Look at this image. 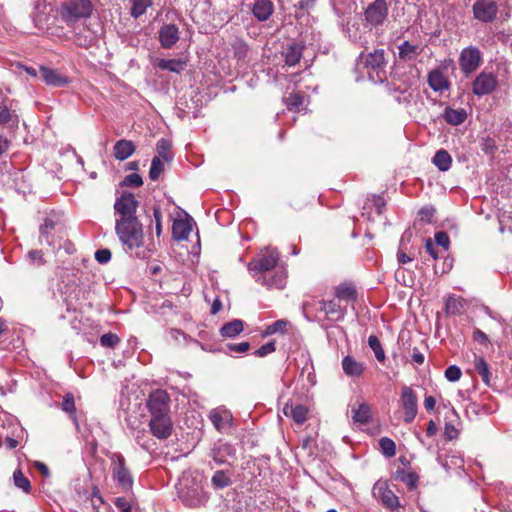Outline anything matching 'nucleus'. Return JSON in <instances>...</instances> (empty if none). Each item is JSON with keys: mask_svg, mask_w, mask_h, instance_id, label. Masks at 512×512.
<instances>
[{"mask_svg": "<svg viewBox=\"0 0 512 512\" xmlns=\"http://www.w3.org/2000/svg\"><path fill=\"white\" fill-rule=\"evenodd\" d=\"M248 271L254 280L266 287L283 289L286 284L287 270L280 263V254L276 249L261 251L248 264Z\"/></svg>", "mask_w": 512, "mask_h": 512, "instance_id": "f257e3e1", "label": "nucleus"}, {"mask_svg": "<svg viewBox=\"0 0 512 512\" xmlns=\"http://www.w3.org/2000/svg\"><path fill=\"white\" fill-rule=\"evenodd\" d=\"M200 473L184 472L178 483V494L185 505L197 507L207 500Z\"/></svg>", "mask_w": 512, "mask_h": 512, "instance_id": "f03ea898", "label": "nucleus"}, {"mask_svg": "<svg viewBox=\"0 0 512 512\" xmlns=\"http://www.w3.org/2000/svg\"><path fill=\"white\" fill-rule=\"evenodd\" d=\"M115 233L126 250H139L144 245L143 225L138 219L115 222Z\"/></svg>", "mask_w": 512, "mask_h": 512, "instance_id": "7ed1b4c3", "label": "nucleus"}, {"mask_svg": "<svg viewBox=\"0 0 512 512\" xmlns=\"http://www.w3.org/2000/svg\"><path fill=\"white\" fill-rule=\"evenodd\" d=\"M93 10L90 0H63L57 8L60 19L68 26L89 18Z\"/></svg>", "mask_w": 512, "mask_h": 512, "instance_id": "20e7f679", "label": "nucleus"}, {"mask_svg": "<svg viewBox=\"0 0 512 512\" xmlns=\"http://www.w3.org/2000/svg\"><path fill=\"white\" fill-rule=\"evenodd\" d=\"M112 478L124 490L129 491L133 486V477L121 454H113L111 457Z\"/></svg>", "mask_w": 512, "mask_h": 512, "instance_id": "39448f33", "label": "nucleus"}, {"mask_svg": "<svg viewBox=\"0 0 512 512\" xmlns=\"http://www.w3.org/2000/svg\"><path fill=\"white\" fill-rule=\"evenodd\" d=\"M138 201L132 193H125L116 199L114 210L116 215L115 222L128 221L138 219L136 211Z\"/></svg>", "mask_w": 512, "mask_h": 512, "instance_id": "423d86ee", "label": "nucleus"}, {"mask_svg": "<svg viewBox=\"0 0 512 512\" xmlns=\"http://www.w3.org/2000/svg\"><path fill=\"white\" fill-rule=\"evenodd\" d=\"M208 456L217 465L230 464L236 458V449L233 445L219 440L213 444Z\"/></svg>", "mask_w": 512, "mask_h": 512, "instance_id": "0eeeda50", "label": "nucleus"}, {"mask_svg": "<svg viewBox=\"0 0 512 512\" xmlns=\"http://www.w3.org/2000/svg\"><path fill=\"white\" fill-rule=\"evenodd\" d=\"M481 64V52L476 47H468L462 50L459 57V66L466 75L473 73Z\"/></svg>", "mask_w": 512, "mask_h": 512, "instance_id": "6e6552de", "label": "nucleus"}, {"mask_svg": "<svg viewBox=\"0 0 512 512\" xmlns=\"http://www.w3.org/2000/svg\"><path fill=\"white\" fill-rule=\"evenodd\" d=\"M170 397L164 390L158 389L152 392L148 399V408L151 416L169 414Z\"/></svg>", "mask_w": 512, "mask_h": 512, "instance_id": "1a4fd4ad", "label": "nucleus"}, {"mask_svg": "<svg viewBox=\"0 0 512 512\" xmlns=\"http://www.w3.org/2000/svg\"><path fill=\"white\" fill-rule=\"evenodd\" d=\"M149 427L151 433L158 439H167L171 433L173 424L169 414L151 416Z\"/></svg>", "mask_w": 512, "mask_h": 512, "instance_id": "9d476101", "label": "nucleus"}, {"mask_svg": "<svg viewBox=\"0 0 512 512\" xmlns=\"http://www.w3.org/2000/svg\"><path fill=\"white\" fill-rule=\"evenodd\" d=\"M388 15V7L384 0H375L365 11L366 21L373 25H381Z\"/></svg>", "mask_w": 512, "mask_h": 512, "instance_id": "9b49d317", "label": "nucleus"}, {"mask_svg": "<svg viewBox=\"0 0 512 512\" xmlns=\"http://www.w3.org/2000/svg\"><path fill=\"white\" fill-rule=\"evenodd\" d=\"M497 11L498 7L493 0H477L473 5L474 18L481 22H491Z\"/></svg>", "mask_w": 512, "mask_h": 512, "instance_id": "f8f14e48", "label": "nucleus"}, {"mask_svg": "<svg viewBox=\"0 0 512 512\" xmlns=\"http://www.w3.org/2000/svg\"><path fill=\"white\" fill-rule=\"evenodd\" d=\"M401 405L404 410V421L411 423L418 411L417 397L410 387H404L401 395Z\"/></svg>", "mask_w": 512, "mask_h": 512, "instance_id": "ddd939ff", "label": "nucleus"}, {"mask_svg": "<svg viewBox=\"0 0 512 512\" xmlns=\"http://www.w3.org/2000/svg\"><path fill=\"white\" fill-rule=\"evenodd\" d=\"M497 81L493 74L482 72L473 81L472 90L477 96L491 93L496 87Z\"/></svg>", "mask_w": 512, "mask_h": 512, "instance_id": "4468645a", "label": "nucleus"}, {"mask_svg": "<svg viewBox=\"0 0 512 512\" xmlns=\"http://www.w3.org/2000/svg\"><path fill=\"white\" fill-rule=\"evenodd\" d=\"M39 73L43 82L48 86L65 87L70 83V79L56 69L40 66Z\"/></svg>", "mask_w": 512, "mask_h": 512, "instance_id": "2eb2a0df", "label": "nucleus"}, {"mask_svg": "<svg viewBox=\"0 0 512 512\" xmlns=\"http://www.w3.org/2000/svg\"><path fill=\"white\" fill-rule=\"evenodd\" d=\"M158 34L160 44L165 49L171 48L179 40V30L175 24L163 25Z\"/></svg>", "mask_w": 512, "mask_h": 512, "instance_id": "dca6fc26", "label": "nucleus"}, {"mask_svg": "<svg viewBox=\"0 0 512 512\" xmlns=\"http://www.w3.org/2000/svg\"><path fill=\"white\" fill-rule=\"evenodd\" d=\"M374 495H378L381 499L382 504L390 509L395 510L400 507L398 497L384 485L376 484L373 488Z\"/></svg>", "mask_w": 512, "mask_h": 512, "instance_id": "f3484780", "label": "nucleus"}, {"mask_svg": "<svg viewBox=\"0 0 512 512\" xmlns=\"http://www.w3.org/2000/svg\"><path fill=\"white\" fill-rule=\"evenodd\" d=\"M320 309L326 314L330 320H340L344 318L345 308L341 307L335 300H321L319 302Z\"/></svg>", "mask_w": 512, "mask_h": 512, "instance_id": "a211bd4d", "label": "nucleus"}, {"mask_svg": "<svg viewBox=\"0 0 512 512\" xmlns=\"http://www.w3.org/2000/svg\"><path fill=\"white\" fill-rule=\"evenodd\" d=\"M359 59L366 67L379 69L385 64V53L382 49L374 50L367 55L361 53Z\"/></svg>", "mask_w": 512, "mask_h": 512, "instance_id": "6ab92c4d", "label": "nucleus"}, {"mask_svg": "<svg viewBox=\"0 0 512 512\" xmlns=\"http://www.w3.org/2000/svg\"><path fill=\"white\" fill-rule=\"evenodd\" d=\"M428 84L432 90L435 92H443L448 90L449 81L445 77L442 71L439 69H434L428 74Z\"/></svg>", "mask_w": 512, "mask_h": 512, "instance_id": "aec40b11", "label": "nucleus"}, {"mask_svg": "<svg viewBox=\"0 0 512 512\" xmlns=\"http://www.w3.org/2000/svg\"><path fill=\"white\" fill-rule=\"evenodd\" d=\"M135 145L132 141L121 139L117 141L113 147V155L119 160L123 161L129 158L135 152Z\"/></svg>", "mask_w": 512, "mask_h": 512, "instance_id": "412c9836", "label": "nucleus"}, {"mask_svg": "<svg viewBox=\"0 0 512 512\" xmlns=\"http://www.w3.org/2000/svg\"><path fill=\"white\" fill-rule=\"evenodd\" d=\"M209 418L214 425V427L219 431L222 432L226 430L230 426L231 422V415L226 410H212L209 414Z\"/></svg>", "mask_w": 512, "mask_h": 512, "instance_id": "4be33fe9", "label": "nucleus"}, {"mask_svg": "<svg viewBox=\"0 0 512 512\" xmlns=\"http://www.w3.org/2000/svg\"><path fill=\"white\" fill-rule=\"evenodd\" d=\"M192 231L191 221L188 219H177L172 226L173 238L177 241L187 240Z\"/></svg>", "mask_w": 512, "mask_h": 512, "instance_id": "5701e85b", "label": "nucleus"}, {"mask_svg": "<svg viewBox=\"0 0 512 512\" xmlns=\"http://www.w3.org/2000/svg\"><path fill=\"white\" fill-rule=\"evenodd\" d=\"M351 412L354 423L359 425L368 424L372 417L371 408L367 403H360L357 407L353 406Z\"/></svg>", "mask_w": 512, "mask_h": 512, "instance_id": "b1692460", "label": "nucleus"}, {"mask_svg": "<svg viewBox=\"0 0 512 512\" xmlns=\"http://www.w3.org/2000/svg\"><path fill=\"white\" fill-rule=\"evenodd\" d=\"M335 296L339 301L353 302L357 299V290L352 283H342L335 287Z\"/></svg>", "mask_w": 512, "mask_h": 512, "instance_id": "393cba45", "label": "nucleus"}, {"mask_svg": "<svg viewBox=\"0 0 512 512\" xmlns=\"http://www.w3.org/2000/svg\"><path fill=\"white\" fill-rule=\"evenodd\" d=\"M252 12L259 21H266L273 13V4L269 0H257Z\"/></svg>", "mask_w": 512, "mask_h": 512, "instance_id": "a878e982", "label": "nucleus"}, {"mask_svg": "<svg viewBox=\"0 0 512 512\" xmlns=\"http://www.w3.org/2000/svg\"><path fill=\"white\" fill-rule=\"evenodd\" d=\"M307 412V408L303 405L293 406L286 404L283 407V414L287 417H291L299 425L306 421Z\"/></svg>", "mask_w": 512, "mask_h": 512, "instance_id": "bb28decb", "label": "nucleus"}, {"mask_svg": "<svg viewBox=\"0 0 512 512\" xmlns=\"http://www.w3.org/2000/svg\"><path fill=\"white\" fill-rule=\"evenodd\" d=\"M344 373L349 377H360L364 371L363 364L356 361L351 356H346L342 360Z\"/></svg>", "mask_w": 512, "mask_h": 512, "instance_id": "cd10ccee", "label": "nucleus"}, {"mask_svg": "<svg viewBox=\"0 0 512 512\" xmlns=\"http://www.w3.org/2000/svg\"><path fill=\"white\" fill-rule=\"evenodd\" d=\"M398 49L399 57L405 61L414 60L422 52V48L419 45L411 44L408 41H404Z\"/></svg>", "mask_w": 512, "mask_h": 512, "instance_id": "c85d7f7f", "label": "nucleus"}, {"mask_svg": "<svg viewBox=\"0 0 512 512\" xmlns=\"http://www.w3.org/2000/svg\"><path fill=\"white\" fill-rule=\"evenodd\" d=\"M443 116L447 123L451 125H460L466 120L467 113L464 109H453L448 107L445 109Z\"/></svg>", "mask_w": 512, "mask_h": 512, "instance_id": "c756f323", "label": "nucleus"}, {"mask_svg": "<svg viewBox=\"0 0 512 512\" xmlns=\"http://www.w3.org/2000/svg\"><path fill=\"white\" fill-rule=\"evenodd\" d=\"M244 325L241 320H233L222 326L221 335L228 338H233L243 331Z\"/></svg>", "mask_w": 512, "mask_h": 512, "instance_id": "7c9ffc66", "label": "nucleus"}, {"mask_svg": "<svg viewBox=\"0 0 512 512\" xmlns=\"http://www.w3.org/2000/svg\"><path fill=\"white\" fill-rule=\"evenodd\" d=\"M474 368L486 385H490V371L487 362L483 357H474Z\"/></svg>", "mask_w": 512, "mask_h": 512, "instance_id": "2f4dec72", "label": "nucleus"}, {"mask_svg": "<svg viewBox=\"0 0 512 512\" xmlns=\"http://www.w3.org/2000/svg\"><path fill=\"white\" fill-rule=\"evenodd\" d=\"M158 67L162 70L181 73L185 69L186 63L180 59H161L158 62Z\"/></svg>", "mask_w": 512, "mask_h": 512, "instance_id": "473e14b6", "label": "nucleus"}, {"mask_svg": "<svg viewBox=\"0 0 512 512\" xmlns=\"http://www.w3.org/2000/svg\"><path fill=\"white\" fill-rule=\"evenodd\" d=\"M451 162H452L451 156L445 150L437 151L435 156L433 157V163L441 171L449 170V168L451 166Z\"/></svg>", "mask_w": 512, "mask_h": 512, "instance_id": "72a5a7b5", "label": "nucleus"}, {"mask_svg": "<svg viewBox=\"0 0 512 512\" xmlns=\"http://www.w3.org/2000/svg\"><path fill=\"white\" fill-rule=\"evenodd\" d=\"M153 4V0H132L131 7V16L134 18H139L142 16L147 8L151 7Z\"/></svg>", "mask_w": 512, "mask_h": 512, "instance_id": "f704fd0d", "label": "nucleus"}, {"mask_svg": "<svg viewBox=\"0 0 512 512\" xmlns=\"http://www.w3.org/2000/svg\"><path fill=\"white\" fill-rule=\"evenodd\" d=\"M301 48L296 45H290L285 52V62L289 66L296 65L301 58Z\"/></svg>", "mask_w": 512, "mask_h": 512, "instance_id": "c9c22d12", "label": "nucleus"}, {"mask_svg": "<svg viewBox=\"0 0 512 512\" xmlns=\"http://www.w3.org/2000/svg\"><path fill=\"white\" fill-rule=\"evenodd\" d=\"M445 306L447 313L453 315L460 314L463 309L462 299L456 296H449L446 299Z\"/></svg>", "mask_w": 512, "mask_h": 512, "instance_id": "e433bc0d", "label": "nucleus"}, {"mask_svg": "<svg viewBox=\"0 0 512 512\" xmlns=\"http://www.w3.org/2000/svg\"><path fill=\"white\" fill-rule=\"evenodd\" d=\"M163 161L164 160L161 157H157V156H155L152 159V163H151V167H150V171H149V178L152 181L158 180V178L160 177L161 173L163 172V170H164V163H163Z\"/></svg>", "mask_w": 512, "mask_h": 512, "instance_id": "4c0bfd02", "label": "nucleus"}, {"mask_svg": "<svg viewBox=\"0 0 512 512\" xmlns=\"http://www.w3.org/2000/svg\"><path fill=\"white\" fill-rule=\"evenodd\" d=\"M17 115L11 112L6 103L0 105V124L9 125L17 123Z\"/></svg>", "mask_w": 512, "mask_h": 512, "instance_id": "58836bf2", "label": "nucleus"}, {"mask_svg": "<svg viewBox=\"0 0 512 512\" xmlns=\"http://www.w3.org/2000/svg\"><path fill=\"white\" fill-rule=\"evenodd\" d=\"M368 344L369 347L373 350L376 359L380 362H383L385 360V353L379 339L375 335H370L368 338Z\"/></svg>", "mask_w": 512, "mask_h": 512, "instance_id": "ea45409f", "label": "nucleus"}, {"mask_svg": "<svg viewBox=\"0 0 512 512\" xmlns=\"http://www.w3.org/2000/svg\"><path fill=\"white\" fill-rule=\"evenodd\" d=\"M303 103H304V96L301 95L300 93H290L285 98V104L287 105L288 109H290V110H292V109L300 110Z\"/></svg>", "mask_w": 512, "mask_h": 512, "instance_id": "a19ab883", "label": "nucleus"}, {"mask_svg": "<svg viewBox=\"0 0 512 512\" xmlns=\"http://www.w3.org/2000/svg\"><path fill=\"white\" fill-rule=\"evenodd\" d=\"M382 453L387 457H392L396 453V446L393 440L388 437H382L379 440Z\"/></svg>", "mask_w": 512, "mask_h": 512, "instance_id": "79ce46f5", "label": "nucleus"}, {"mask_svg": "<svg viewBox=\"0 0 512 512\" xmlns=\"http://www.w3.org/2000/svg\"><path fill=\"white\" fill-rule=\"evenodd\" d=\"M13 479L15 485L22 489L25 492H29L31 485L30 481L23 475V473L20 470H16L13 474Z\"/></svg>", "mask_w": 512, "mask_h": 512, "instance_id": "37998d69", "label": "nucleus"}, {"mask_svg": "<svg viewBox=\"0 0 512 512\" xmlns=\"http://www.w3.org/2000/svg\"><path fill=\"white\" fill-rule=\"evenodd\" d=\"M212 483L217 488H225L230 485V479L224 471H217L212 476Z\"/></svg>", "mask_w": 512, "mask_h": 512, "instance_id": "c03bdc74", "label": "nucleus"}, {"mask_svg": "<svg viewBox=\"0 0 512 512\" xmlns=\"http://www.w3.org/2000/svg\"><path fill=\"white\" fill-rule=\"evenodd\" d=\"M55 227L54 221L46 219L45 222L40 226V236L44 239L48 245H52V241L49 238V232Z\"/></svg>", "mask_w": 512, "mask_h": 512, "instance_id": "a18cd8bd", "label": "nucleus"}, {"mask_svg": "<svg viewBox=\"0 0 512 512\" xmlns=\"http://www.w3.org/2000/svg\"><path fill=\"white\" fill-rule=\"evenodd\" d=\"M287 324L288 322L286 320H277L266 328L265 334L271 335L277 332L284 333L286 331Z\"/></svg>", "mask_w": 512, "mask_h": 512, "instance_id": "49530a36", "label": "nucleus"}, {"mask_svg": "<svg viewBox=\"0 0 512 512\" xmlns=\"http://www.w3.org/2000/svg\"><path fill=\"white\" fill-rule=\"evenodd\" d=\"M119 341V337L113 333H107L100 337V344L104 347L113 348Z\"/></svg>", "mask_w": 512, "mask_h": 512, "instance_id": "de8ad7c7", "label": "nucleus"}, {"mask_svg": "<svg viewBox=\"0 0 512 512\" xmlns=\"http://www.w3.org/2000/svg\"><path fill=\"white\" fill-rule=\"evenodd\" d=\"M142 184H143L142 177L137 173H132V174L127 175L122 182V185H124V186H133V187H140Z\"/></svg>", "mask_w": 512, "mask_h": 512, "instance_id": "09e8293b", "label": "nucleus"}, {"mask_svg": "<svg viewBox=\"0 0 512 512\" xmlns=\"http://www.w3.org/2000/svg\"><path fill=\"white\" fill-rule=\"evenodd\" d=\"M169 148H170V144L167 140H165V139L159 140L157 143V152H158L157 157H161L165 161L169 160V155H168Z\"/></svg>", "mask_w": 512, "mask_h": 512, "instance_id": "8fccbe9b", "label": "nucleus"}, {"mask_svg": "<svg viewBox=\"0 0 512 512\" xmlns=\"http://www.w3.org/2000/svg\"><path fill=\"white\" fill-rule=\"evenodd\" d=\"M461 375H462L461 370L456 365L449 366L445 371V377L447 378V380H449L451 382L458 381L460 379Z\"/></svg>", "mask_w": 512, "mask_h": 512, "instance_id": "3c124183", "label": "nucleus"}, {"mask_svg": "<svg viewBox=\"0 0 512 512\" xmlns=\"http://www.w3.org/2000/svg\"><path fill=\"white\" fill-rule=\"evenodd\" d=\"M435 214V209L431 206H425L422 209H420L418 215L419 219L422 222L430 223L433 216Z\"/></svg>", "mask_w": 512, "mask_h": 512, "instance_id": "603ef678", "label": "nucleus"}, {"mask_svg": "<svg viewBox=\"0 0 512 512\" xmlns=\"http://www.w3.org/2000/svg\"><path fill=\"white\" fill-rule=\"evenodd\" d=\"M276 350L275 342L271 341L269 343H266L262 345L260 348H258L254 354L257 357H265L266 355L273 353Z\"/></svg>", "mask_w": 512, "mask_h": 512, "instance_id": "864d4df0", "label": "nucleus"}, {"mask_svg": "<svg viewBox=\"0 0 512 512\" xmlns=\"http://www.w3.org/2000/svg\"><path fill=\"white\" fill-rule=\"evenodd\" d=\"M62 409L63 411L67 413H74L75 412V403H74V397L72 394H66L63 402H62Z\"/></svg>", "mask_w": 512, "mask_h": 512, "instance_id": "5fc2aeb1", "label": "nucleus"}, {"mask_svg": "<svg viewBox=\"0 0 512 512\" xmlns=\"http://www.w3.org/2000/svg\"><path fill=\"white\" fill-rule=\"evenodd\" d=\"M226 347L230 352L245 353L249 350L250 344L248 342H241L237 344H227Z\"/></svg>", "mask_w": 512, "mask_h": 512, "instance_id": "6e6d98bb", "label": "nucleus"}, {"mask_svg": "<svg viewBox=\"0 0 512 512\" xmlns=\"http://www.w3.org/2000/svg\"><path fill=\"white\" fill-rule=\"evenodd\" d=\"M95 259L99 263H107L111 259V251L109 249H100L95 252Z\"/></svg>", "mask_w": 512, "mask_h": 512, "instance_id": "4d7b16f0", "label": "nucleus"}, {"mask_svg": "<svg viewBox=\"0 0 512 512\" xmlns=\"http://www.w3.org/2000/svg\"><path fill=\"white\" fill-rule=\"evenodd\" d=\"M435 241L437 245L443 247L445 250L449 248V237L445 232H437L435 234Z\"/></svg>", "mask_w": 512, "mask_h": 512, "instance_id": "13d9d810", "label": "nucleus"}, {"mask_svg": "<svg viewBox=\"0 0 512 512\" xmlns=\"http://www.w3.org/2000/svg\"><path fill=\"white\" fill-rule=\"evenodd\" d=\"M115 506L120 512H131L132 510L130 502L124 497H118L115 500Z\"/></svg>", "mask_w": 512, "mask_h": 512, "instance_id": "bf43d9fd", "label": "nucleus"}, {"mask_svg": "<svg viewBox=\"0 0 512 512\" xmlns=\"http://www.w3.org/2000/svg\"><path fill=\"white\" fill-rule=\"evenodd\" d=\"M153 215H154V219H155V232H156L157 237H159L162 233V224H161L162 214L158 208H155L153 211Z\"/></svg>", "mask_w": 512, "mask_h": 512, "instance_id": "052dcab7", "label": "nucleus"}, {"mask_svg": "<svg viewBox=\"0 0 512 512\" xmlns=\"http://www.w3.org/2000/svg\"><path fill=\"white\" fill-rule=\"evenodd\" d=\"M444 435L446 439L452 440L457 437L458 431L452 423H446L444 427Z\"/></svg>", "mask_w": 512, "mask_h": 512, "instance_id": "680f3d73", "label": "nucleus"}, {"mask_svg": "<svg viewBox=\"0 0 512 512\" xmlns=\"http://www.w3.org/2000/svg\"><path fill=\"white\" fill-rule=\"evenodd\" d=\"M473 339L481 345H486L489 342L488 336L479 329L473 332Z\"/></svg>", "mask_w": 512, "mask_h": 512, "instance_id": "e2e57ef3", "label": "nucleus"}, {"mask_svg": "<svg viewBox=\"0 0 512 512\" xmlns=\"http://www.w3.org/2000/svg\"><path fill=\"white\" fill-rule=\"evenodd\" d=\"M509 219H510L509 215L503 214V215L499 216V232L500 233L503 234L506 229L508 231H511V227L506 225V223L509 221Z\"/></svg>", "mask_w": 512, "mask_h": 512, "instance_id": "0e129e2a", "label": "nucleus"}, {"mask_svg": "<svg viewBox=\"0 0 512 512\" xmlns=\"http://www.w3.org/2000/svg\"><path fill=\"white\" fill-rule=\"evenodd\" d=\"M15 67L17 69H19V70L25 71L31 77H37L38 76V71L34 67L26 66V65L21 64V63H17L15 65Z\"/></svg>", "mask_w": 512, "mask_h": 512, "instance_id": "69168bd1", "label": "nucleus"}, {"mask_svg": "<svg viewBox=\"0 0 512 512\" xmlns=\"http://www.w3.org/2000/svg\"><path fill=\"white\" fill-rule=\"evenodd\" d=\"M426 251L432 256L433 259L438 258L437 249L432 243L431 239H427L425 243Z\"/></svg>", "mask_w": 512, "mask_h": 512, "instance_id": "338daca9", "label": "nucleus"}, {"mask_svg": "<svg viewBox=\"0 0 512 512\" xmlns=\"http://www.w3.org/2000/svg\"><path fill=\"white\" fill-rule=\"evenodd\" d=\"M28 257L31 260V262H38L39 264L43 263V256L40 251L32 250L28 253Z\"/></svg>", "mask_w": 512, "mask_h": 512, "instance_id": "774afa93", "label": "nucleus"}]
</instances>
